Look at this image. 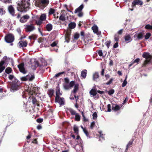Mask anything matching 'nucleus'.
Wrapping results in <instances>:
<instances>
[{"label": "nucleus", "mask_w": 152, "mask_h": 152, "mask_svg": "<svg viewBox=\"0 0 152 152\" xmlns=\"http://www.w3.org/2000/svg\"><path fill=\"white\" fill-rule=\"evenodd\" d=\"M30 3L25 0H22L18 3L17 10L21 12H26L29 9Z\"/></svg>", "instance_id": "nucleus-1"}, {"label": "nucleus", "mask_w": 152, "mask_h": 152, "mask_svg": "<svg viewBox=\"0 0 152 152\" xmlns=\"http://www.w3.org/2000/svg\"><path fill=\"white\" fill-rule=\"evenodd\" d=\"M34 4L36 7L40 9H43L49 4V0H34Z\"/></svg>", "instance_id": "nucleus-2"}, {"label": "nucleus", "mask_w": 152, "mask_h": 152, "mask_svg": "<svg viewBox=\"0 0 152 152\" xmlns=\"http://www.w3.org/2000/svg\"><path fill=\"white\" fill-rule=\"evenodd\" d=\"M142 57L145 58V60L142 64V66L146 67L147 65L150 62L151 59H152V56L150 55L148 52H144L142 55Z\"/></svg>", "instance_id": "nucleus-3"}, {"label": "nucleus", "mask_w": 152, "mask_h": 152, "mask_svg": "<svg viewBox=\"0 0 152 152\" xmlns=\"http://www.w3.org/2000/svg\"><path fill=\"white\" fill-rule=\"evenodd\" d=\"M15 80L10 83L11 89L15 92L18 90L19 88L20 85L18 83V80L15 78Z\"/></svg>", "instance_id": "nucleus-4"}, {"label": "nucleus", "mask_w": 152, "mask_h": 152, "mask_svg": "<svg viewBox=\"0 0 152 152\" xmlns=\"http://www.w3.org/2000/svg\"><path fill=\"white\" fill-rule=\"evenodd\" d=\"M20 16L21 14L18 13L16 16V18L18 19L20 18V21L22 23H24L26 22L27 20L29 18V16L27 15H24L21 17Z\"/></svg>", "instance_id": "nucleus-5"}, {"label": "nucleus", "mask_w": 152, "mask_h": 152, "mask_svg": "<svg viewBox=\"0 0 152 152\" xmlns=\"http://www.w3.org/2000/svg\"><path fill=\"white\" fill-rule=\"evenodd\" d=\"M5 40L8 43H12L14 41V36L12 34H8L5 36Z\"/></svg>", "instance_id": "nucleus-6"}, {"label": "nucleus", "mask_w": 152, "mask_h": 152, "mask_svg": "<svg viewBox=\"0 0 152 152\" xmlns=\"http://www.w3.org/2000/svg\"><path fill=\"white\" fill-rule=\"evenodd\" d=\"M84 7V5L83 4H82L79 7L76 9L75 11V13H78L77 15L80 17H82L83 16V13L82 12V9Z\"/></svg>", "instance_id": "nucleus-7"}, {"label": "nucleus", "mask_w": 152, "mask_h": 152, "mask_svg": "<svg viewBox=\"0 0 152 152\" xmlns=\"http://www.w3.org/2000/svg\"><path fill=\"white\" fill-rule=\"evenodd\" d=\"M20 71L24 74H26L27 72V71L25 69L24 67V64L23 62L20 64L18 65Z\"/></svg>", "instance_id": "nucleus-8"}, {"label": "nucleus", "mask_w": 152, "mask_h": 152, "mask_svg": "<svg viewBox=\"0 0 152 152\" xmlns=\"http://www.w3.org/2000/svg\"><path fill=\"white\" fill-rule=\"evenodd\" d=\"M55 102L59 103L60 106L64 104V99L63 97H60L59 96L55 97Z\"/></svg>", "instance_id": "nucleus-9"}, {"label": "nucleus", "mask_w": 152, "mask_h": 152, "mask_svg": "<svg viewBox=\"0 0 152 152\" xmlns=\"http://www.w3.org/2000/svg\"><path fill=\"white\" fill-rule=\"evenodd\" d=\"M29 94L30 96L36 95L37 94V89L36 87H32L30 89H28Z\"/></svg>", "instance_id": "nucleus-10"}, {"label": "nucleus", "mask_w": 152, "mask_h": 152, "mask_svg": "<svg viewBox=\"0 0 152 152\" xmlns=\"http://www.w3.org/2000/svg\"><path fill=\"white\" fill-rule=\"evenodd\" d=\"M35 28L33 24L30 25H26L25 28V30L26 32H30L35 29Z\"/></svg>", "instance_id": "nucleus-11"}, {"label": "nucleus", "mask_w": 152, "mask_h": 152, "mask_svg": "<svg viewBox=\"0 0 152 152\" xmlns=\"http://www.w3.org/2000/svg\"><path fill=\"white\" fill-rule=\"evenodd\" d=\"M143 3V1L141 0H134L132 3V7H133L136 5L141 6Z\"/></svg>", "instance_id": "nucleus-12"}, {"label": "nucleus", "mask_w": 152, "mask_h": 152, "mask_svg": "<svg viewBox=\"0 0 152 152\" xmlns=\"http://www.w3.org/2000/svg\"><path fill=\"white\" fill-rule=\"evenodd\" d=\"M8 10L10 14L13 16H17V15L15 14V10L14 8L12 5H11L8 7Z\"/></svg>", "instance_id": "nucleus-13"}, {"label": "nucleus", "mask_w": 152, "mask_h": 152, "mask_svg": "<svg viewBox=\"0 0 152 152\" xmlns=\"http://www.w3.org/2000/svg\"><path fill=\"white\" fill-rule=\"evenodd\" d=\"M32 98V103L33 105L34 106H37L38 107L39 106V102L36 99V98L34 96H30L29 97V98Z\"/></svg>", "instance_id": "nucleus-14"}, {"label": "nucleus", "mask_w": 152, "mask_h": 152, "mask_svg": "<svg viewBox=\"0 0 152 152\" xmlns=\"http://www.w3.org/2000/svg\"><path fill=\"white\" fill-rule=\"evenodd\" d=\"M19 46L21 47H26L27 45L28 42L26 40L24 41H20L19 42Z\"/></svg>", "instance_id": "nucleus-15"}, {"label": "nucleus", "mask_w": 152, "mask_h": 152, "mask_svg": "<svg viewBox=\"0 0 152 152\" xmlns=\"http://www.w3.org/2000/svg\"><path fill=\"white\" fill-rule=\"evenodd\" d=\"M26 77L27 81H32L35 78L34 75L31 73H29Z\"/></svg>", "instance_id": "nucleus-16"}, {"label": "nucleus", "mask_w": 152, "mask_h": 152, "mask_svg": "<svg viewBox=\"0 0 152 152\" xmlns=\"http://www.w3.org/2000/svg\"><path fill=\"white\" fill-rule=\"evenodd\" d=\"M5 63L2 60L0 62V73H1L5 69V66H3Z\"/></svg>", "instance_id": "nucleus-17"}, {"label": "nucleus", "mask_w": 152, "mask_h": 152, "mask_svg": "<svg viewBox=\"0 0 152 152\" xmlns=\"http://www.w3.org/2000/svg\"><path fill=\"white\" fill-rule=\"evenodd\" d=\"M71 34V32L69 31H67L65 35V39L67 42H69L70 39V35Z\"/></svg>", "instance_id": "nucleus-18"}, {"label": "nucleus", "mask_w": 152, "mask_h": 152, "mask_svg": "<svg viewBox=\"0 0 152 152\" xmlns=\"http://www.w3.org/2000/svg\"><path fill=\"white\" fill-rule=\"evenodd\" d=\"M76 26V23L74 22H71L68 25L69 28L71 29L74 28Z\"/></svg>", "instance_id": "nucleus-19"}, {"label": "nucleus", "mask_w": 152, "mask_h": 152, "mask_svg": "<svg viewBox=\"0 0 152 152\" xmlns=\"http://www.w3.org/2000/svg\"><path fill=\"white\" fill-rule=\"evenodd\" d=\"M89 93L91 95H93V96H95L97 95V92L96 89H92L90 91Z\"/></svg>", "instance_id": "nucleus-20"}, {"label": "nucleus", "mask_w": 152, "mask_h": 152, "mask_svg": "<svg viewBox=\"0 0 152 152\" xmlns=\"http://www.w3.org/2000/svg\"><path fill=\"white\" fill-rule=\"evenodd\" d=\"M120 106L117 104L113 105L112 107V109L115 111H117L120 109Z\"/></svg>", "instance_id": "nucleus-21"}, {"label": "nucleus", "mask_w": 152, "mask_h": 152, "mask_svg": "<svg viewBox=\"0 0 152 152\" xmlns=\"http://www.w3.org/2000/svg\"><path fill=\"white\" fill-rule=\"evenodd\" d=\"M144 33L142 32H140L137 34V39L138 40L142 39L143 37Z\"/></svg>", "instance_id": "nucleus-22"}, {"label": "nucleus", "mask_w": 152, "mask_h": 152, "mask_svg": "<svg viewBox=\"0 0 152 152\" xmlns=\"http://www.w3.org/2000/svg\"><path fill=\"white\" fill-rule=\"evenodd\" d=\"M46 28L48 31H50L52 29L53 26L51 24L48 23L46 25Z\"/></svg>", "instance_id": "nucleus-23"}, {"label": "nucleus", "mask_w": 152, "mask_h": 152, "mask_svg": "<svg viewBox=\"0 0 152 152\" xmlns=\"http://www.w3.org/2000/svg\"><path fill=\"white\" fill-rule=\"evenodd\" d=\"M78 88L79 84H75L74 87L73 91H72V92L74 94L76 93L78 90Z\"/></svg>", "instance_id": "nucleus-24"}, {"label": "nucleus", "mask_w": 152, "mask_h": 152, "mask_svg": "<svg viewBox=\"0 0 152 152\" xmlns=\"http://www.w3.org/2000/svg\"><path fill=\"white\" fill-rule=\"evenodd\" d=\"M99 77V73L96 72L93 74V78L94 80L95 81L97 78H98Z\"/></svg>", "instance_id": "nucleus-25"}, {"label": "nucleus", "mask_w": 152, "mask_h": 152, "mask_svg": "<svg viewBox=\"0 0 152 152\" xmlns=\"http://www.w3.org/2000/svg\"><path fill=\"white\" fill-rule=\"evenodd\" d=\"M134 140V139H132L126 145V150H127L128 149L129 147H131L132 146Z\"/></svg>", "instance_id": "nucleus-26"}, {"label": "nucleus", "mask_w": 152, "mask_h": 152, "mask_svg": "<svg viewBox=\"0 0 152 152\" xmlns=\"http://www.w3.org/2000/svg\"><path fill=\"white\" fill-rule=\"evenodd\" d=\"M92 29L93 30L94 33H97L98 31V28L97 26L95 25L93 26L92 27Z\"/></svg>", "instance_id": "nucleus-27"}, {"label": "nucleus", "mask_w": 152, "mask_h": 152, "mask_svg": "<svg viewBox=\"0 0 152 152\" xmlns=\"http://www.w3.org/2000/svg\"><path fill=\"white\" fill-rule=\"evenodd\" d=\"M46 18V15L45 14H42L39 18V19L42 21L45 20Z\"/></svg>", "instance_id": "nucleus-28"}, {"label": "nucleus", "mask_w": 152, "mask_h": 152, "mask_svg": "<svg viewBox=\"0 0 152 152\" xmlns=\"http://www.w3.org/2000/svg\"><path fill=\"white\" fill-rule=\"evenodd\" d=\"M54 91L53 89H50L48 90V93L50 97H52L53 95Z\"/></svg>", "instance_id": "nucleus-29"}, {"label": "nucleus", "mask_w": 152, "mask_h": 152, "mask_svg": "<svg viewBox=\"0 0 152 152\" xmlns=\"http://www.w3.org/2000/svg\"><path fill=\"white\" fill-rule=\"evenodd\" d=\"M87 71L84 69L81 72V75L82 77L85 78L86 77Z\"/></svg>", "instance_id": "nucleus-30"}, {"label": "nucleus", "mask_w": 152, "mask_h": 152, "mask_svg": "<svg viewBox=\"0 0 152 152\" xmlns=\"http://www.w3.org/2000/svg\"><path fill=\"white\" fill-rule=\"evenodd\" d=\"M28 38L31 40H35L37 38V35L36 34H32L31 35L29 36Z\"/></svg>", "instance_id": "nucleus-31"}, {"label": "nucleus", "mask_w": 152, "mask_h": 152, "mask_svg": "<svg viewBox=\"0 0 152 152\" xmlns=\"http://www.w3.org/2000/svg\"><path fill=\"white\" fill-rule=\"evenodd\" d=\"M120 39V36L118 34H115L114 37V42H118Z\"/></svg>", "instance_id": "nucleus-32"}, {"label": "nucleus", "mask_w": 152, "mask_h": 152, "mask_svg": "<svg viewBox=\"0 0 152 152\" xmlns=\"http://www.w3.org/2000/svg\"><path fill=\"white\" fill-rule=\"evenodd\" d=\"M10 60L9 58L7 57V56H4L3 58V60H2L4 62V63H7Z\"/></svg>", "instance_id": "nucleus-33"}, {"label": "nucleus", "mask_w": 152, "mask_h": 152, "mask_svg": "<svg viewBox=\"0 0 152 152\" xmlns=\"http://www.w3.org/2000/svg\"><path fill=\"white\" fill-rule=\"evenodd\" d=\"M55 10L54 9L50 8L49 10V11L48 12V15H50L52 14H54V13L55 12Z\"/></svg>", "instance_id": "nucleus-34"}, {"label": "nucleus", "mask_w": 152, "mask_h": 152, "mask_svg": "<svg viewBox=\"0 0 152 152\" xmlns=\"http://www.w3.org/2000/svg\"><path fill=\"white\" fill-rule=\"evenodd\" d=\"M73 130L74 132L77 134H78L79 132V130L78 127L77 126L75 125L73 127Z\"/></svg>", "instance_id": "nucleus-35"}, {"label": "nucleus", "mask_w": 152, "mask_h": 152, "mask_svg": "<svg viewBox=\"0 0 152 152\" xmlns=\"http://www.w3.org/2000/svg\"><path fill=\"white\" fill-rule=\"evenodd\" d=\"M12 71V69L10 67H7L5 70V72L7 74H10L11 73Z\"/></svg>", "instance_id": "nucleus-36"}, {"label": "nucleus", "mask_w": 152, "mask_h": 152, "mask_svg": "<svg viewBox=\"0 0 152 152\" xmlns=\"http://www.w3.org/2000/svg\"><path fill=\"white\" fill-rule=\"evenodd\" d=\"M145 28L146 29L152 30V25H151L149 24H146L145 27Z\"/></svg>", "instance_id": "nucleus-37"}, {"label": "nucleus", "mask_w": 152, "mask_h": 152, "mask_svg": "<svg viewBox=\"0 0 152 152\" xmlns=\"http://www.w3.org/2000/svg\"><path fill=\"white\" fill-rule=\"evenodd\" d=\"M69 110L72 115H76V114H77L76 113V112L75 111L71 108L69 109Z\"/></svg>", "instance_id": "nucleus-38"}, {"label": "nucleus", "mask_w": 152, "mask_h": 152, "mask_svg": "<svg viewBox=\"0 0 152 152\" xmlns=\"http://www.w3.org/2000/svg\"><path fill=\"white\" fill-rule=\"evenodd\" d=\"M80 116L78 113L76 114L75 116V120L76 121H78L80 120Z\"/></svg>", "instance_id": "nucleus-39"}, {"label": "nucleus", "mask_w": 152, "mask_h": 152, "mask_svg": "<svg viewBox=\"0 0 152 152\" xmlns=\"http://www.w3.org/2000/svg\"><path fill=\"white\" fill-rule=\"evenodd\" d=\"M151 35V34L150 33L148 32L146 33V34L144 36L145 39L146 40L148 39Z\"/></svg>", "instance_id": "nucleus-40"}, {"label": "nucleus", "mask_w": 152, "mask_h": 152, "mask_svg": "<svg viewBox=\"0 0 152 152\" xmlns=\"http://www.w3.org/2000/svg\"><path fill=\"white\" fill-rule=\"evenodd\" d=\"M111 41L110 40L107 41L105 42V44L107 48H109L110 46V45L111 43Z\"/></svg>", "instance_id": "nucleus-41"}, {"label": "nucleus", "mask_w": 152, "mask_h": 152, "mask_svg": "<svg viewBox=\"0 0 152 152\" xmlns=\"http://www.w3.org/2000/svg\"><path fill=\"white\" fill-rule=\"evenodd\" d=\"M124 39L125 41H129L131 39V37L129 35H126L124 37Z\"/></svg>", "instance_id": "nucleus-42"}, {"label": "nucleus", "mask_w": 152, "mask_h": 152, "mask_svg": "<svg viewBox=\"0 0 152 152\" xmlns=\"http://www.w3.org/2000/svg\"><path fill=\"white\" fill-rule=\"evenodd\" d=\"M79 37V34L77 33H76L74 35V39L75 40H77Z\"/></svg>", "instance_id": "nucleus-43"}, {"label": "nucleus", "mask_w": 152, "mask_h": 152, "mask_svg": "<svg viewBox=\"0 0 152 152\" xmlns=\"http://www.w3.org/2000/svg\"><path fill=\"white\" fill-rule=\"evenodd\" d=\"M59 19L62 21H65L66 20L65 15L62 14L59 17Z\"/></svg>", "instance_id": "nucleus-44"}, {"label": "nucleus", "mask_w": 152, "mask_h": 152, "mask_svg": "<svg viewBox=\"0 0 152 152\" xmlns=\"http://www.w3.org/2000/svg\"><path fill=\"white\" fill-rule=\"evenodd\" d=\"M127 78V76L126 75V76L125 79L124 80V81L123 82V83H122V87H124L127 84V81H126V79Z\"/></svg>", "instance_id": "nucleus-45"}, {"label": "nucleus", "mask_w": 152, "mask_h": 152, "mask_svg": "<svg viewBox=\"0 0 152 152\" xmlns=\"http://www.w3.org/2000/svg\"><path fill=\"white\" fill-rule=\"evenodd\" d=\"M83 131L84 133L86 135V136L88 137H90V136L89 134V133L88 132V131L87 130V129H83Z\"/></svg>", "instance_id": "nucleus-46"}, {"label": "nucleus", "mask_w": 152, "mask_h": 152, "mask_svg": "<svg viewBox=\"0 0 152 152\" xmlns=\"http://www.w3.org/2000/svg\"><path fill=\"white\" fill-rule=\"evenodd\" d=\"M65 73V72H59L56 74L54 76V77L55 78H56L59 77L60 75H61L62 74H64Z\"/></svg>", "instance_id": "nucleus-47"}, {"label": "nucleus", "mask_w": 152, "mask_h": 152, "mask_svg": "<svg viewBox=\"0 0 152 152\" xmlns=\"http://www.w3.org/2000/svg\"><path fill=\"white\" fill-rule=\"evenodd\" d=\"M0 1L5 4L12 3L11 0H0Z\"/></svg>", "instance_id": "nucleus-48"}, {"label": "nucleus", "mask_w": 152, "mask_h": 152, "mask_svg": "<svg viewBox=\"0 0 152 152\" xmlns=\"http://www.w3.org/2000/svg\"><path fill=\"white\" fill-rule=\"evenodd\" d=\"M5 13V11L2 8L0 7V15H2Z\"/></svg>", "instance_id": "nucleus-49"}, {"label": "nucleus", "mask_w": 152, "mask_h": 152, "mask_svg": "<svg viewBox=\"0 0 152 152\" xmlns=\"http://www.w3.org/2000/svg\"><path fill=\"white\" fill-rule=\"evenodd\" d=\"M64 88L66 90H68L70 88L69 85L68 84L64 85Z\"/></svg>", "instance_id": "nucleus-50"}, {"label": "nucleus", "mask_w": 152, "mask_h": 152, "mask_svg": "<svg viewBox=\"0 0 152 152\" xmlns=\"http://www.w3.org/2000/svg\"><path fill=\"white\" fill-rule=\"evenodd\" d=\"M114 89H112L108 91V93L109 95H111L113 94L114 93Z\"/></svg>", "instance_id": "nucleus-51"}, {"label": "nucleus", "mask_w": 152, "mask_h": 152, "mask_svg": "<svg viewBox=\"0 0 152 152\" xmlns=\"http://www.w3.org/2000/svg\"><path fill=\"white\" fill-rule=\"evenodd\" d=\"M82 116L83 117V121L86 122L88 121V119H87L86 118L85 116L84 115L83 112H82Z\"/></svg>", "instance_id": "nucleus-52"}, {"label": "nucleus", "mask_w": 152, "mask_h": 152, "mask_svg": "<svg viewBox=\"0 0 152 152\" xmlns=\"http://www.w3.org/2000/svg\"><path fill=\"white\" fill-rule=\"evenodd\" d=\"M69 86L70 88L72 87L74 85L75 86V82L74 81H72L69 83Z\"/></svg>", "instance_id": "nucleus-53"}, {"label": "nucleus", "mask_w": 152, "mask_h": 152, "mask_svg": "<svg viewBox=\"0 0 152 152\" xmlns=\"http://www.w3.org/2000/svg\"><path fill=\"white\" fill-rule=\"evenodd\" d=\"M20 80L22 81H26L27 80L26 76H23L20 78Z\"/></svg>", "instance_id": "nucleus-54"}, {"label": "nucleus", "mask_w": 152, "mask_h": 152, "mask_svg": "<svg viewBox=\"0 0 152 152\" xmlns=\"http://www.w3.org/2000/svg\"><path fill=\"white\" fill-rule=\"evenodd\" d=\"M58 93H60V89L59 88H56V96H59V94H58Z\"/></svg>", "instance_id": "nucleus-55"}, {"label": "nucleus", "mask_w": 152, "mask_h": 152, "mask_svg": "<svg viewBox=\"0 0 152 152\" xmlns=\"http://www.w3.org/2000/svg\"><path fill=\"white\" fill-rule=\"evenodd\" d=\"M93 119L94 120L96 118H97V113L96 112H94L93 115Z\"/></svg>", "instance_id": "nucleus-56"}, {"label": "nucleus", "mask_w": 152, "mask_h": 152, "mask_svg": "<svg viewBox=\"0 0 152 152\" xmlns=\"http://www.w3.org/2000/svg\"><path fill=\"white\" fill-rule=\"evenodd\" d=\"M95 125V123L94 121H93L91 122V124L90 127L91 129H92L94 127Z\"/></svg>", "instance_id": "nucleus-57"}, {"label": "nucleus", "mask_w": 152, "mask_h": 152, "mask_svg": "<svg viewBox=\"0 0 152 152\" xmlns=\"http://www.w3.org/2000/svg\"><path fill=\"white\" fill-rule=\"evenodd\" d=\"M36 23L38 25H40L42 23V21L39 20L38 21H36Z\"/></svg>", "instance_id": "nucleus-58"}, {"label": "nucleus", "mask_w": 152, "mask_h": 152, "mask_svg": "<svg viewBox=\"0 0 152 152\" xmlns=\"http://www.w3.org/2000/svg\"><path fill=\"white\" fill-rule=\"evenodd\" d=\"M116 42L114 45L113 48H118V42Z\"/></svg>", "instance_id": "nucleus-59"}, {"label": "nucleus", "mask_w": 152, "mask_h": 152, "mask_svg": "<svg viewBox=\"0 0 152 152\" xmlns=\"http://www.w3.org/2000/svg\"><path fill=\"white\" fill-rule=\"evenodd\" d=\"M113 80V79L112 78H111V79H110V80L108 82H107L105 83V84H106L107 85H110V84H111L112 83Z\"/></svg>", "instance_id": "nucleus-60"}, {"label": "nucleus", "mask_w": 152, "mask_h": 152, "mask_svg": "<svg viewBox=\"0 0 152 152\" xmlns=\"http://www.w3.org/2000/svg\"><path fill=\"white\" fill-rule=\"evenodd\" d=\"M43 41V38L42 37L39 38L38 39V42L39 43L42 42Z\"/></svg>", "instance_id": "nucleus-61"}, {"label": "nucleus", "mask_w": 152, "mask_h": 152, "mask_svg": "<svg viewBox=\"0 0 152 152\" xmlns=\"http://www.w3.org/2000/svg\"><path fill=\"white\" fill-rule=\"evenodd\" d=\"M14 78V77L13 75H9L8 76V78L9 79L11 80H12Z\"/></svg>", "instance_id": "nucleus-62"}, {"label": "nucleus", "mask_w": 152, "mask_h": 152, "mask_svg": "<svg viewBox=\"0 0 152 152\" xmlns=\"http://www.w3.org/2000/svg\"><path fill=\"white\" fill-rule=\"evenodd\" d=\"M97 51V53L99 56H102L103 54L102 50H100L99 51Z\"/></svg>", "instance_id": "nucleus-63"}, {"label": "nucleus", "mask_w": 152, "mask_h": 152, "mask_svg": "<svg viewBox=\"0 0 152 152\" xmlns=\"http://www.w3.org/2000/svg\"><path fill=\"white\" fill-rule=\"evenodd\" d=\"M107 111L109 112H110L111 111V105L110 104H108L107 105Z\"/></svg>", "instance_id": "nucleus-64"}]
</instances>
